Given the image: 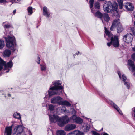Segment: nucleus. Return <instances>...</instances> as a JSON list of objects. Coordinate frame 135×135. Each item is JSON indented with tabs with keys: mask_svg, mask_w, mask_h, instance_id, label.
Wrapping results in <instances>:
<instances>
[{
	"mask_svg": "<svg viewBox=\"0 0 135 135\" xmlns=\"http://www.w3.org/2000/svg\"><path fill=\"white\" fill-rule=\"evenodd\" d=\"M132 32L133 35L135 36V31H132Z\"/></svg>",
	"mask_w": 135,
	"mask_h": 135,
	"instance_id": "nucleus-47",
	"label": "nucleus"
},
{
	"mask_svg": "<svg viewBox=\"0 0 135 135\" xmlns=\"http://www.w3.org/2000/svg\"><path fill=\"white\" fill-rule=\"evenodd\" d=\"M80 54V52H78V53H76L75 54V55H78Z\"/></svg>",
	"mask_w": 135,
	"mask_h": 135,
	"instance_id": "nucleus-49",
	"label": "nucleus"
},
{
	"mask_svg": "<svg viewBox=\"0 0 135 135\" xmlns=\"http://www.w3.org/2000/svg\"><path fill=\"white\" fill-rule=\"evenodd\" d=\"M88 119V120L89 121V119L90 120V119Z\"/></svg>",
	"mask_w": 135,
	"mask_h": 135,
	"instance_id": "nucleus-56",
	"label": "nucleus"
},
{
	"mask_svg": "<svg viewBox=\"0 0 135 135\" xmlns=\"http://www.w3.org/2000/svg\"><path fill=\"white\" fill-rule=\"evenodd\" d=\"M6 2V0H0V3H5Z\"/></svg>",
	"mask_w": 135,
	"mask_h": 135,
	"instance_id": "nucleus-42",
	"label": "nucleus"
},
{
	"mask_svg": "<svg viewBox=\"0 0 135 135\" xmlns=\"http://www.w3.org/2000/svg\"><path fill=\"white\" fill-rule=\"evenodd\" d=\"M94 2V0H90L89 1V3L90 4V7L91 9L92 12H93V13L94 12L92 8L93 6Z\"/></svg>",
	"mask_w": 135,
	"mask_h": 135,
	"instance_id": "nucleus-31",
	"label": "nucleus"
},
{
	"mask_svg": "<svg viewBox=\"0 0 135 135\" xmlns=\"http://www.w3.org/2000/svg\"><path fill=\"white\" fill-rule=\"evenodd\" d=\"M85 118H87V117H85Z\"/></svg>",
	"mask_w": 135,
	"mask_h": 135,
	"instance_id": "nucleus-63",
	"label": "nucleus"
},
{
	"mask_svg": "<svg viewBox=\"0 0 135 135\" xmlns=\"http://www.w3.org/2000/svg\"><path fill=\"white\" fill-rule=\"evenodd\" d=\"M68 117L67 115H65V116L63 117L62 118H68Z\"/></svg>",
	"mask_w": 135,
	"mask_h": 135,
	"instance_id": "nucleus-50",
	"label": "nucleus"
},
{
	"mask_svg": "<svg viewBox=\"0 0 135 135\" xmlns=\"http://www.w3.org/2000/svg\"><path fill=\"white\" fill-rule=\"evenodd\" d=\"M41 70L42 71H45L46 70V65L45 63H43L40 65Z\"/></svg>",
	"mask_w": 135,
	"mask_h": 135,
	"instance_id": "nucleus-26",
	"label": "nucleus"
},
{
	"mask_svg": "<svg viewBox=\"0 0 135 135\" xmlns=\"http://www.w3.org/2000/svg\"><path fill=\"white\" fill-rule=\"evenodd\" d=\"M13 65V63L11 61L6 63V62L3 61L1 58H0V71L3 69L4 66V73L8 72L12 68Z\"/></svg>",
	"mask_w": 135,
	"mask_h": 135,
	"instance_id": "nucleus-3",
	"label": "nucleus"
},
{
	"mask_svg": "<svg viewBox=\"0 0 135 135\" xmlns=\"http://www.w3.org/2000/svg\"><path fill=\"white\" fill-rule=\"evenodd\" d=\"M59 89H57L56 87L51 86L48 91V95L49 97L55 95H61L63 93L62 90L60 89L62 87H60Z\"/></svg>",
	"mask_w": 135,
	"mask_h": 135,
	"instance_id": "nucleus-6",
	"label": "nucleus"
},
{
	"mask_svg": "<svg viewBox=\"0 0 135 135\" xmlns=\"http://www.w3.org/2000/svg\"><path fill=\"white\" fill-rule=\"evenodd\" d=\"M71 112L72 114H73V115L72 117H70V118H80L79 117H77L76 116V111L74 109H71Z\"/></svg>",
	"mask_w": 135,
	"mask_h": 135,
	"instance_id": "nucleus-28",
	"label": "nucleus"
},
{
	"mask_svg": "<svg viewBox=\"0 0 135 135\" xmlns=\"http://www.w3.org/2000/svg\"><path fill=\"white\" fill-rule=\"evenodd\" d=\"M117 28L118 33H120L122 32L123 30V28L121 24L117 26Z\"/></svg>",
	"mask_w": 135,
	"mask_h": 135,
	"instance_id": "nucleus-25",
	"label": "nucleus"
},
{
	"mask_svg": "<svg viewBox=\"0 0 135 135\" xmlns=\"http://www.w3.org/2000/svg\"><path fill=\"white\" fill-rule=\"evenodd\" d=\"M105 33L108 37L110 38L113 45L115 47H118L119 45L118 36L113 35L108 30H105Z\"/></svg>",
	"mask_w": 135,
	"mask_h": 135,
	"instance_id": "nucleus-4",
	"label": "nucleus"
},
{
	"mask_svg": "<svg viewBox=\"0 0 135 135\" xmlns=\"http://www.w3.org/2000/svg\"><path fill=\"white\" fill-rule=\"evenodd\" d=\"M124 7L128 11H132L134 9V6L131 3L128 2L124 4Z\"/></svg>",
	"mask_w": 135,
	"mask_h": 135,
	"instance_id": "nucleus-13",
	"label": "nucleus"
},
{
	"mask_svg": "<svg viewBox=\"0 0 135 135\" xmlns=\"http://www.w3.org/2000/svg\"><path fill=\"white\" fill-rule=\"evenodd\" d=\"M67 135H75V134L73 131L72 132L68 134Z\"/></svg>",
	"mask_w": 135,
	"mask_h": 135,
	"instance_id": "nucleus-44",
	"label": "nucleus"
},
{
	"mask_svg": "<svg viewBox=\"0 0 135 135\" xmlns=\"http://www.w3.org/2000/svg\"><path fill=\"white\" fill-rule=\"evenodd\" d=\"M8 95L9 97H11V94H8Z\"/></svg>",
	"mask_w": 135,
	"mask_h": 135,
	"instance_id": "nucleus-53",
	"label": "nucleus"
},
{
	"mask_svg": "<svg viewBox=\"0 0 135 135\" xmlns=\"http://www.w3.org/2000/svg\"><path fill=\"white\" fill-rule=\"evenodd\" d=\"M30 135H32V134H31Z\"/></svg>",
	"mask_w": 135,
	"mask_h": 135,
	"instance_id": "nucleus-62",
	"label": "nucleus"
},
{
	"mask_svg": "<svg viewBox=\"0 0 135 135\" xmlns=\"http://www.w3.org/2000/svg\"><path fill=\"white\" fill-rule=\"evenodd\" d=\"M119 113L121 114L122 111L113 102L111 101L109 103Z\"/></svg>",
	"mask_w": 135,
	"mask_h": 135,
	"instance_id": "nucleus-17",
	"label": "nucleus"
},
{
	"mask_svg": "<svg viewBox=\"0 0 135 135\" xmlns=\"http://www.w3.org/2000/svg\"><path fill=\"white\" fill-rule=\"evenodd\" d=\"M23 130V127L22 126H17L15 127L14 129V131L16 135H26L25 134H22L21 133Z\"/></svg>",
	"mask_w": 135,
	"mask_h": 135,
	"instance_id": "nucleus-9",
	"label": "nucleus"
},
{
	"mask_svg": "<svg viewBox=\"0 0 135 135\" xmlns=\"http://www.w3.org/2000/svg\"><path fill=\"white\" fill-rule=\"evenodd\" d=\"M75 135H84V133L78 130H75L74 131Z\"/></svg>",
	"mask_w": 135,
	"mask_h": 135,
	"instance_id": "nucleus-30",
	"label": "nucleus"
},
{
	"mask_svg": "<svg viewBox=\"0 0 135 135\" xmlns=\"http://www.w3.org/2000/svg\"><path fill=\"white\" fill-rule=\"evenodd\" d=\"M103 129V128H102V129H101V130H102Z\"/></svg>",
	"mask_w": 135,
	"mask_h": 135,
	"instance_id": "nucleus-60",
	"label": "nucleus"
},
{
	"mask_svg": "<svg viewBox=\"0 0 135 135\" xmlns=\"http://www.w3.org/2000/svg\"><path fill=\"white\" fill-rule=\"evenodd\" d=\"M4 46V42L0 39V49L3 48Z\"/></svg>",
	"mask_w": 135,
	"mask_h": 135,
	"instance_id": "nucleus-33",
	"label": "nucleus"
},
{
	"mask_svg": "<svg viewBox=\"0 0 135 135\" xmlns=\"http://www.w3.org/2000/svg\"><path fill=\"white\" fill-rule=\"evenodd\" d=\"M103 17L104 21L107 22H109L110 19V18L109 17V15L106 13H104L103 14Z\"/></svg>",
	"mask_w": 135,
	"mask_h": 135,
	"instance_id": "nucleus-22",
	"label": "nucleus"
},
{
	"mask_svg": "<svg viewBox=\"0 0 135 135\" xmlns=\"http://www.w3.org/2000/svg\"><path fill=\"white\" fill-rule=\"evenodd\" d=\"M92 133L94 135H100L99 133L95 131H93Z\"/></svg>",
	"mask_w": 135,
	"mask_h": 135,
	"instance_id": "nucleus-41",
	"label": "nucleus"
},
{
	"mask_svg": "<svg viewBox=\"0 0 135 135\" xmlns=\"http://www.w3.org/2000/svg\"><path fill=\"white\" fill-rule=\"evenodd\" d=\"M66 111V109H65V110L64 111Z\"/></svg>",
	"mask_w": 135,
	"mask_h": 135,
	"instance_id": "nucleus-61",
	"label": "nucleus"
},
{
	"mask_svg": "<svg viewBox=\"0 0 135 135\" xmlns=\"http://www.w3.org/2000/svg\"><path fill=\"white\" fill-rule=\"evenodd\" d=\"M6 42V46L14 52L18 49V46L17 44L15 38L13 36H8L7 37L5 38Z\"/></svg>",
	"mask_w": 135,
	"mask_h": 135,
	"instance_id": "nucleus-2",
	"label": "nucleus"
},
{
	"mask_svg": "<svg viewBox=\"0 0 135 135\" xmlns=\"http://www.w3.org/2000/svg\"><path fill=\"white\" fill-rule=\"evenodd\" d=\"M13 117L15 118H21V117L20 114L17 112H13Z\"/></svg>",
	"mask_w": 135,
	"mask_h": 135,
	"instance_id": "nucleus-27",
	"label": "nucleus"
},
{
	"mask_svg": "<svg viewBox=\"0 0 135 135\" xmlns=\"http://www.w3.org/2000/svg\"><path fill=\"white\" fill-rule=\"evenodd\" d=\"M60 105H64L67 106H70L71 104L68 101L66 100L62 101L61 100L60 103Z\"/></svg>",
	"mask_w": 135,
	"mask_h": 135,
	"instance_id": "nucleus-23",
	"label": "nucleus"
},
{
	"mask_svg": "<svg viewBox=\"0 0 135 135\" xmlns=\"http://www.w3.org/2000/svg\"><path fill=\"white\" fill-rule=\"evenodd\" d=\"M50 119V122L51 123H55L57 122L58 125L60 127L64 126L69 122H70V119Z\"/></svg>",
	"mask_w": 135,
	"mask_h": 135,
	"instance_id": "nucleus-5",
	"label": "nucleus"
},
{
	"mask_svg": "<svg viewBox=\"0 0 135 135\" xmlns=\"http://www.w3.org/2000/svg\"><path fill=\"white\" fill-rule=\"evenodd\" d=\"M65 132L62 130H57L56 133V135H65Z\"/></svg>",
	"mask_w": 135,
	"mask_h": 135,
	"instance_id": "nucleus-24",
	"label": "nucleus"
},
{
	"mask_svg": "<svg viewBox=\"0 0 135 135\" xmlns=\"http://www.w3.org/2000/svg\"><path fill=\"white\" fill-rule=\"evenodd\" d=\"M62 99V98L59 96L55 97L51 99V102L52 103L58 104L60 105V102Z\"/></svg>",
	"mask_w": 135,
	"mask_h": 135,
	"instance_id": "nucleus-11",
	"label": "nucleus"
},
{
	"mask_svg": "<svg viewBox=\"0 0 135 135\" xmlns=\"http://www.w3.org/2000/svg\"><path fill=\"white\" fill-rule=\"evenodd\" d=\"M16 10H15L13 11V15H14L16 13Z\"/></svg>",
	"mask_w": 135,
	"mask_h": 135,
	"instance_id": "nucleus-48",
	"label": "nucleus"
},
{
	"mask_svg": "<svg viewBox=\"0 0 135 135\" xmlns=\"http://www.w3.org/2000/svg\"><path fill=\"white\" fill-rule=\"evenodd\" d=\"M32 8L31 7H29L28 8L27 10L29 15H31L32 13Z\"/></svg>",
	"mask_w": 135,
	"mask_h": 135,
	"instance_id": "nucleus-32",
	"label": "nucleus"
},
{
	"mask_svg": "<svg viewBox=\"0 0 135 135\" xmlns=\"http://www.w3.org/2000/svg\"><path fill=\"white\" fill-rule=\"evenodd\" d=\"M62 84V82L60 80H57L56 81H55L53 82L52 83V84L54 86L53 87H56V88L57 87V89H60L59 87H62L61 88V89L62 90V91L63 92V87L62 86H59L60 85H61Z\"/></svg>",
	"mask_w": 135,
	"mask_h": 135,
	"instance_id": "nucleus-14",
	"label": "nucleus"
},
{
	"mask_svg": "<svg viewBox=\"0 0 135 135\" xmlns=\"http://www.w3.org/2000/svg\"><path fill=\"white\" fill-rule=\"evenodd\" d=\"M83 127L84 128L85 131L86 132H87L89 131L90 128V126L88 124H86L85 126H83Z\"/></svg>",
	"mask_w": 135,
	"mask_h": 135,
	"instance_id": "nucleus-29",
	"label": "nucleus"
},
{
	"mask_svg": "<svg viewBox=\"0 0 135 135\" xmlns=\"http://www.w3.org/2000/svg\"><path fill=\"white\" fill-rule=\"evenodd\" d=\"M121 24L119 19L114 20L113 21L112 24L110 28V30L112 31H114L115 29V27H117Z\"/></svg>",
	"mask_w": 135,
	"mask_h": 135,
	"instance_id": "nucleus-10",
	"label": "nucleus"
},
{
	"mask_svg": "<svg viewBox=\"0 0 135 135\" xmlns=\"http://www.w3.org/2000/svg\"><path fill=\"white\" fill-rule=\"evenodd\" d=\"M43 14L47 18H49L50 17V13L48 11L47 8L45 6L43 7Z\"/></svg>",
	"mask_w": 135,
	"mask_h": 135,
	"instance_id": "nucleus-16",
	"label": "nucleus"
},
{
	"mask_svg": "<svg viewBox=\"0 0 135 135\" xmlns=\"http://www.w3.org/2000/svg\"><path fill=\"white\" fill-rule=\"evenodd\" d=\"M38 61H37V62L38 64H40V59L39 57H38Z\"/></svg>",
	"mask_w": 135,
	"mask_h": 135,
	"instance_id": "nucleus-45",
	"label": "nucleus"
},
{
	"mask_svg": "<svg viewBox=\"0 0 135 135\" xmlns=\"http://www.w3.org/2000/svg\"><path fill=\"white\" fill-rule=\"evenodd\" d=\"M94 7L96 8L99 9L100 7L99 3L98 2H96L95 3Z\"/></svg>",
	"mask_w": 135,
	"mask_h": 135,
	"instance_id": "nucleus-37",
	"label": "nucleus"
},
{
	"mask_svg": "<svg viewBox=\"0 0 135 135\" xmlns=\"http://www.w3.org/2000/svg\"><path fill=\"white\" fill-rule=\"evenodd\" d=\"M95 15V16L97 17L98 18L100 19L102 22H103V14H102L100 12L98 11L96 12Z\"/></svg>",
	"mask_w": 135,
	"mask_h": 135,
	"instance_id": "nucleus-21",
	"label": "nucleus"
},
{
	"mask_svg": "<svg viewBox=\"0 0 135 135\" xmlns=\"http://www.w3.org/2000/svg\"><path fill=\"white\" fill-rule=\"evenodd\" d=\"M103 135H109L108 134L106 133H104L103 134Z\"/></svg>",
	"mask_w": 135,
	"mask_h": 135,
	"instance_id": "nucleus-51",
	"label": "nucleus"
},
{
	"mask_svg": "<svg viewBox=\"0 0 135 135\" xmlns=\"http://www.w3.org/2000/svg\"><path fill=\"white\" fill-rule=\"evenodd\" d=\"M134 75L135 76V73H134Z\"/></svg>",
	"mask_w": 135,
	"mask_h": 135,
	"instance_id": "nucleus-59",
	"label": "nucleus"
},
{
	"mask_svg": "<svg viewBox=\"0 0 135 135\" xmlns=\"http://www.w3.org/2000/svg\"><path fill=\"white\" fill-rule=\"evenodd\" d=\"M12 126L6 127L5 131V134L6 135H11Z\"/></svg>",
	"mask_w": 135,
	"mask_h": 135,
	"instance_id": "nucleus-18",
	"label": "nucleus"
},
{
	"mask_svg": "<svg viewBox=\"0 0 135 135\" xmlns=\"http://www.w3.org/2000/svg\"><path fill=\"white\" fill-rule=\"evenodd\" d=\"M112 44V43L111 42V41L110 42H108L107 43V45L108 46H110Z\"/></svg>",
	"mask_w": 135,
	"mask_h": 135,
	"instance_id": "nucleus-43",
	"label": "nucleus"
},
{
	"mask_svg": "<svg viewBox=\"0 0 135 135\" xmlns=\"http://www.w3.org/2000/svg\"><path fill=\"white\" fill-rule=\"evenodd\" d=\"M1 75H2V74H0V76H1Z\"/></svg>",
	"mask_w": 135,
	"mask_h": 135,
	"instance_id": "nucleus-57",
	"label": "nucleus"
},
{
	"mask_svg": "<svg viewBox=\"0 0 135 135\" xmlns=\"http://www.w3.org/2000/svg\"><path fill=\"white\" fill-rule=\"evenodd\" d=\"M4 33H5V34H6V35L8 34V33L9 34V33H8V32H6H6H5Z\"/></svg>",
	"mask_w": 135,
	"mask_h": 135,
	"instance_id": "nucleus-54",
	"label": "nucleus"
},
{
	"mask_svg": "<svg viewBox=\"0 0 135 135\" xmlns=\"http://www.w3.org/2000/svg\"><path fill=\"white\" fill-rule=\"evenodd\" d=\"M123 4L119 5V8L120 9H122L123 8Z\"/></svg>",
	"mask_w": 135,
	"mask_h": 135,
	"instance_id": "nucleus-46",
	"label": "nucleus"
},
{
	"mask_svg": "<svg viewBox=\"0 0 135 135\" xmlns=\"http://www.w3.org/2000/svg\"><path fill=\"white\" fill-rule=\"evenodd\" d=\"M132 57L133 60L135 61V53L132 55Z\"/></svg>",
	"mask_w": 135,
	"mask_h": 135,
	"instance_id": "nucleus-40",
	"label": "nucleus"
},
{
	"mask_svg": "<svg viewBox=\"0 0 135 135\" xmlns=\"http://www.w3.org/2000/svg\"><path fill=\"white\" fill-rule=\"evenodd\" d=\"M10 26V25L9 24H7L5 25L4 27V28H5V30L6 31H7V29H8V28H9Z\"/></svg>",
	"mask_w": 135,
	"mask_h": 135,
	"instance_id": "nucleus-38",
	"label": "nucleus"
},
{
	"mask_svg": "<svg viewBox=\"0 0 135 135\" xmlns=\"http://www.w3.org/2000/svg\"><path fill=\"white\" fill-rule=\"evenodd\" d=\"M104 10L106 12L111 13L113 11V16L119 18L120 15L117 10L118 8L117 4L115 3H112L110 1H106L103 6Z\"/></svg>",
	"mask_w": 135,
	"mask_h": 135,
	"instance_id": "nucleus-1",
	"label": "nucleus"
},
{
	"mask_svg": "<svg viewBox=\"0 0 135 135\" xmlns=\"http://www.w3.org/2000/svg\"><path fill=\"white\" fill-rule=\"evenodd\" d=\"M134 17L135 18V12L134 13Z\"/></svg>",
	"mask_w": 135,
	"mask_h": 135,
	"instance_id": "nucleus-55",
	"label": "nucleus"
},
{
	"mask_svg": "<svg viewBox=\"0 0 135 135\" xmlns=\"http://www.w3.org/2000/svg\"><path fill=\"white\" fill-rule=\"evenodd\" d=\"M132 50L134 51H135V47L132 48Z\"/></svg>",
	"mask_w": 135,
	"mask_h": 135,
	"instance_id": "nucleus-52",
	"label": "nucleus"
},
{
	"mask_svg": "<svg viewBox=\"0 0 135 135\" xmlns=\"http://www.w3.org/2000/svg\"><path fill=\"white\" fill-rule=\"evenodd\" d=\"M83 121L82 119H70V122L75 123L78 124H80Z\"/></svg>",
	"mask_w": 135,
	"mask_h": 135,
	"instance_id": "nucleus-19",
	"label": "nucleus"
},
{
	"mask_svg": "<svg viewBox=\"0 0 135 135\" xmlns=\"http://www.w3.org/2000/svg\"><path fill=\"white\" fill-rule=\"evenodd\" d=\"M49 109L50 112L54 110V106L51 104H50L49 105Z\"/></svg>",
	"mask_w": 135,
	"mask_h": 135,
	"instance_id": "nucleus-34",
	"label": "nucleus"
},
{
	"mask_svg": "<svg viewBox=\"0 0 135 135\" xmlns=\"http://www.w3.org/2000/svg\"><path fill=\"white\" fill-rule=\"evenodd\" d=\"M132 116L135 118V107H134L132 109Z\"/></svg>",
	"mask_w": 135,
	"mask_h": 135,
	"instance_id": "nucleus-36",
	"label": "nucleus"
},
{
	"mask_svg": "<svg viewBox=\"0 0 135 135\" xmlns=\"http://www.w3.org/2000/svg\"><path fill=\"white\" fill-rule=\"evenodd\" d=\"M133 36L132 34L129 33L124 36L123 38V41L127 43L131 42L132 41Z\"/></svg>",
	"mask_w": 135,
	"mask_h": 135,
	"instance_id": "nucleus-8",
	"label": "nucleus"
},
{
	"mask_svg": "<svg viewBox=\"0 0 135 135\" xmlns=\"http://www.w3.org/2000/svg\"><path fill=\"white\" fill-rule=\"evenodd\" d=\"M117 73L118 74L119 77L120 79L122 80V83H123L124 85L127 87L128 89L130 88V83L129 81L127 79V78L124 75H122L121 76V74L120 71H118Z\"/></svg>",
	"mask_w": 135,
	"mask_h": 135,
	"instance_id": "nucleus-7",
	"label": "nucleus"
},
{
	"mask_svg": "<svg viewBox=\"0 0 135 135\" xmlns=\"http://www.w3.org/2000/svg\"><path fill=\"white\" fill-rule=\"evenodd\" d=\"M128 67L129 70L132 72L135 70V65L133 61L130 60L128 61Z\"/></svg>",
	"mask_w": 135,
	"mask_h": 135,
	"instance_id": "nucleus-12",
	"label": "nucleus"
},
{
	"mask_svg": "<svg viewBox=\"0 0 135 135\" xmlns=\"http://www.w3.org/2000/svg\"><path fill=\"white\" fill-rule=\"evenodd\" d=\"M117 1L119 5L123 4V0H117Z\"/></svg>",
	"mask_w": 135,
	"mask_h": 135,
	"instance_id": "nucleus-39",
	"label": "nucleus"
},
{
	"mask_svg": "<svg viewBox=\"0 0 135 135\" xmlns=\"http://www.w3.org/2000/svg\"><path fill=\"white\" fill-rule=\"evenodd\" d=\"M49 118H60L56 114H54L53 115V117L52 115H49Z\"/></svg>",
	"mask_w": 135,
	"mask_h": 135,
	"instance_id": "nucleus-35",
	"label": "nucleus"
},
{
	"mask_svg": "<svg viewBox=\"0 0 135 135\" xmlns=\"http://www.w3.org/2000/svg\"><path fill=\"white\" fill-rule=\"evenodd\" d=\"M76 127V126L75 124H70L66 125L64 129L66 131H70L75 129Z\"/></svg>",
	"mask_w": 135,
	"mask_h": 135,
	"instance_id": "nucleus-15",
	"label": "nucleus"
},
{
	"mask_svg": "<svg viewBox=\"0 0 135 135\" xmlns=\"http://www.w3.org/2000/svg\"><path fill=\"white\" fill-rule=\"evenodd\" d=\"M11 53V51L10 50L6 49L3 52V56L4 57H8L10 56Z\"/></svg>",
	"mask_w": 135,
	"mask_h": 135,
	"instance_id": "nucleus-20",
	"label": "nucleus"
},
{
	"mask_svg": "<svg viewBox=\"0 0 135 135\" xmlns=\"http://www.w3.org/2000/svg\"><path fill=\"white\" fill-rule=\"evenodd\" d=\"M134 25H135V21L134 22Z\"/></svg>",
	"mask_w": 135,
	"mask_h": 135,
	"instance_id": "nucleus-58",
	"label": "nucleus"
}]
</instances>
